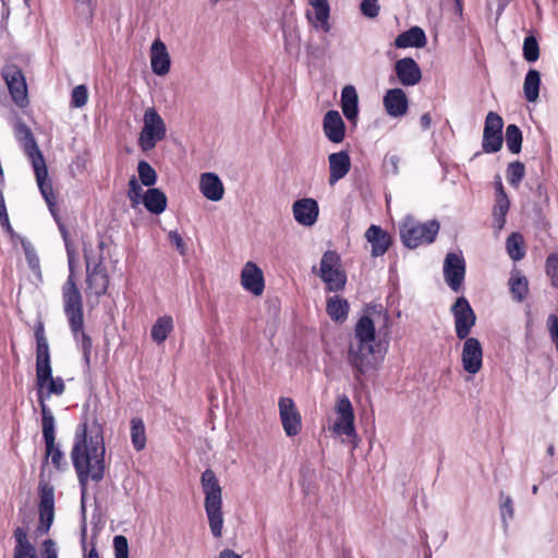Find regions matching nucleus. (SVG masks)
<instances>
[{
  "label": "nucleus",
  "mask_w": 558,
  "mask_h": 558,
  "mask_svg": "<svg viewBox=\"0 0 558 558\" xmlns=\"http://www.w3.org/2000/svg\"><path fill=\"white\" fill-rule=\"evenodd\" d=\"M71 460L82 493V510L85 511V495L88 481L99 483L106 474V446L102 426L96 421L90 430L86 421L80 423L74 433Z\"/></svg>",
  "instance_id": "obj_1"
},
{
  "label": "nucleus",
  "mask_w": 558,
  "mask_h": 558,
  "mask_svg": "<svg viewBox=\"0 0 558 558\" xmlns=\"http://www.w3.org/2000/svg\"><path fill=\"white\" fill-rule=\"evenodd\" d=\"M63 311L74 340L80 344L84 367L90 369L92 338L84 331L83 298L76 282L70 279L62 287Z\"/></svg>",
  "instance_id": "obj_2"
},
{
  "label": "nucleus",
  "mask_w": 558,
  "mask_h": 558,
  "mask_svg": "<svg viewBox=\"0 0 558 558\" xmlns=\"http://www.w3.org/2000/svg\"><path fill=\"white\" fill-rule=\"evenodd\" d=\"M202 489L205 495L204 507L208 518L210 532L218 538L222 534V489L211 469H206L201 476Z\"/></svg>",
  "instance_id": "obj_3"
},
{
  "label": "nucleus",
  "mask_w": 558,
  "mask_h": 558,
  "mask_svg": "<svg viewBox=\"0 0 558 558\" xmlns=\"http://www.w3.org/2000/svg\"><path fill=\"white\" fill-rule=\"evenodd\" d=\"M36 395L40 407L41 421L54 420V416L46 403L52 396H61L65 391L62 377H53L52 366L36 372Z\"/></svg>",
  "instance_id": "obj_4"
},
{
  "label": "nucleus",
  "mask_w": 558,
  "mask_h": 558,
  "mask_svg": "<svg viewBox=\"0 0 558 558\" xmlns=\"http://www.w3.org/2000/svg\"><path fill=\"white\" fill-rule=\"evenodd\" d=\"M440 225L437 220H429L424 223L412 218H407L400 225V239L408 248H416L423 244H430L436 240Z\"/></svg>",
  "instance_id": "obj_5"
},
{
  "label": "nucleus",
  "mask_w": 558,
  "mask_h": 558,
  "mask_svg": "<svg viewBox=\"0 0 558 558\" xmlns=\"http://www.w3.org/2000/svg\"><path fill=\"white\" fill-rule=\"evenodd\" d=\"M143 128L138 137V146L143 151L154 149L167 134L166 123L154 107L147 108L143 117Z\"/></svg>",
  "instance_id": "obj_6"
},
{
  "label": "nucleus",
  "mask_w": 558,
  "mask_h": 558,
  "mask_svg": "<svg viewBox=\"0 0 558 558\" xmlns=\"http://www.w3.org/2000/svg\"><path fill=\"white\" fill-rule=\"evenodd\" d=\"M319 277L326 283L328 292H338L344 289L347 274L341 269L340 256L336 251H326L320 259Z\"/></svg>",
  "instance_id": "obj_7"
},
{
  "label": "nucleus",
  "mask_w": 558,
  "mask_h": 558,
  "mask_svg": "<svg viewBox=\"0 0 558 558\" xmlns=\"http://www.w3.org/2000/svg\"><path fill=\"white\" fill-rule=\"evenodd\" d=\"M374 355L375 345L372 343H349L347 360L356 381L361 383L363 376L373 367Z\"/></svg>",
  "instance_id": "obj_8"
},
{
  "label": "nucleus",
  "mask_w": 558,
  "mask_h": 558,
  "mask_svg": "<svg viewBox=\"0 0 558 558\" xmlns=\"http://www.w3.org/2000/svg\"><path fill=\"white\" fill-rule=\"evenodd\" d=\"M39 492V523L37 533L47 534L54 520V487L40 474Z\"/></svg>",
  "instance_id": "obj_9"
},
{
  "label": "nucleus",
  "mask_w": 558,
  "mask_h": 558,
  "mask_svg": "<svg viewBox=\"0 0 558 558\" xmlns=\"http://www.w3.org/2000/svg\"><path fill=\"white\" fill-rule=\"evenodd\" d=\"M43 439L45 442V458L43 468L48 463L50 458L52 465L60 472L68 468V462L64 460V453L60 446L56 442V420L41 421ZM44 475V470L41 471Z\"/></svg>",
  "instance_id": "obj_10"
},
{
  "label": "nucleus",
  "mask_w": 558,
  "mask_h": 558,
  "mask_svg": "<svg viewBox=\"0 0 558 558\" xmlns=\"http://www.w3.org/2000/svg\"><path fill=\"white\" fill-rule=\"evenodd\" d=\"M2 77L8 86L13 102L20 108L27 107L29 100L23 71L15 64H9L2 70Z\"/></svg>",
  "instance_id": "obj_11"
},
{
  "label": "nucleus",
  "mask_w": 558,
  "mask_h": 558,
  "mask_svg": "<svg viewBox=\"0 0 558 558\" xmlns=\"http://www.w3.org/2000/svg\"><path fill=\"white\" fill-rule=\"evenodd\" d=\"M451 314L454 319L456 336L459 340L469 337L472 328L476 324V314L465 296L457 298L452 304Z\"/></svg>",
  "instance_id": "obj_12"
},
{
  "label": "nucleus",
  "mask_w": 558,
  "mask_h": 558,
  "mask_svg": "<svg viewBox=\"0 0 558 558\" xmlns=\"http://www.w3.org/2000/svg\"><path fill=\"white\" fill-rule=\"evenodd\" d=\"M502 128V118L498 113L489 111L483 131L482 148L484 153L495 154L501 149L504 143Z\"/></svg>",
  "instance_id": "obj_13"
},
{
  "label": "nucleus",
  "mask_w": 558,
  "mask_h": 558,
  "mask_svg": "<svg viewBox=\"0 0 558 558\" xmlns=\"http://www.w3.org/2000/svg\"><path fill=\"white\" fill-rule=\"evenodd\" d=\"M86 259V284L87 293L94 294L96 298H100L107 293L109 287V275L107 267L104 264V256L100 254L97 263L90 267L89 258Z\"/></svg>",
  "instance_id": "obj_14"
},
{
  "label": "nucleus",
  "mask_w": 558,
  "mask_h": 558,
  "mask_svg": "<svg viewBox=\"0 0 558 558\" xmlns=\"http://www.w3.org/2000/svg\"><path fill=\"white\" fill-rule=\"evenodd\" d=\"M466 265L461 254L450 252L444 260V279L453 292H460L465 278Z\"/></svg>",
  "instance_id": "obj_15"
},
{
  "label": "nucleus",
  "mask_w": 558,
  "mask_h": 558,
  "mask_svg": "<svg viewBox=\"0 0 558 558\" xmlns=\"http://www.w3.org/2000/svg\"><path fill=\"white\" fill-rule=\"evenodd\" d=\"M461 362L463 369L469 374H476L483 366V347L477 338L466 337L463 339Z\"/></svg>",
  "instance_id": "obj_16"
},
{
  "label": "nucleus",
  "mask_w": 558,
  "mask_h": 558,
  "mask_svg": "<svg viewBox=\"0 0 558 558\" xmlns=\"http://www.w3.org/2000/svg\"><path fill=\"white\" fill-rule=\"evenodd\" d=\"M278 405L284 433L289 437L298 435L301 432L302 422L294 401L291 398L281 397Z\"/></svg>",
  "instance_id": "obj_17"
},
{
  "label": "nucleus",
  "mask_w": 558,
  "mask_h": 558,
  "mask_svg": "<svg viewBox=\"0 0 558 558\" xmlns=\"http://www.w3.org/2000/svg\"><path fill=\"white\" fill-rule=\"evenodd\" d=\"M393 72L402 86H414L422 80V70L411 57L397 60L393 64Z\"/></svg>",
  "instance_id": "obj_18"
},
{
  "label": "nucleus",
  "mask_w": 558,
  "mask_h": 558,
  "mask_svg": "<svg viewBox=\"0 0 558 558\" xmlns=\"http://www.w3.org/2000/svg\"><path fill=\"white\" fill-rule=\"evenodd\" d=\"M336 410L340 418L333 424V430L349 437L354 435V411L350 399L345 395L337 399Z\"/></svg>",
  "instance_id": "obj_19"
},
{
  "label": "nucleus",
  "mask_w": 558,
  "mask_h": 558,
  "mask_svg": "<svg viewBox=\"0 0 558 558\" xmlns=\"http://www.w3.org/2000/svg\"><path fill=\"white\" fill-rule=\"evenodd\" d=\"M387 114L391 118L403 117L409 109V98L402 88L388 89L383 98Z\"/></svg>",
  "instance_id": "obj_20"
},
{
  "label": "nucleus",
  "mask_w": 558,
  "mask_h": 558,
  "mask_svg": "<svg viewBox=\"0 0 558 558\" xmlns=\"http://www.w3.org/2000/svg\"><path fill=\"white\" fill-rule=\"evenodd\" d=\"M241 283L246 291L260 295L265 288L262 269L255 263L247 262L241 271Z\"/></svg>",
  "instance_id": "obj_21"
},
{
  "label": "nucleus",
  "mask_w": 558,
  "mask_h": 558,
  "mask_svg": "<svg viewBox=\"0 0 558 558\" xmlns=\"http://www.w3.org/2000/svg\"><path fill=\"white\" fill-rule=\"evenodd\" d=\"M325 136L333 144H339L345 136V123L337 110H328L323 120Z\"/></svg>",
  "instance_id": "obj_22"
},
{
  "label": "nucleus",
  "mask_w": 558,
  "mask_h": 558,
  "mask_svg": "<svg viewBox=\"0 0 558 558\" xmlns=\"http://www.w3.org/2000/svg\"><path fill=\"white\" fill-rule=\"evenodd\" d=\"M365 239L372 245L371 254L373 257L385 255L392 244L391 235L377 225H372L366 230Z\"/></svg>",
  "instance_id": "obj_23"
},
{
  "label": "nucleus",
  "mask_w": 558,
  "mask_h": 558,
  "mask_svg": "<svg viewBox=\"0 0 558 558\" xmlns=\"http://www.w3.org/2000/svg\"><path fill=\"white\" fill-rule=\"evenodd\" d=\"M330 185L343 179L351 169V158L348 150H340L328 156Z\"/></svg>",
  "instance_id": "obj_24"
},
{
  "label": "nucleus",
  "mask_w": 558,
  "mask_h": 558,
  "mask_svg": "<svg viewBox=\"0 0 558 558\" xmlns=\"http://www.w3.org/2000/svg\"><path fill=\"white\" fill-rule=\"evenodd\" d=\"M318 214V204L314 198L298 199L293 204L294 219L302 226H313L317 221Z\"/></svg>",
  "instance_id": "obj_25"
},
{
  "label": "nucleus",
  "mask_w": 558,
  "mask_h": 558,
  "mask_svg": "<svg viewBox=\"0 0 558 558\" xmlns=\"http://www.w3.org/2000/svg\"><path fill=\"white\" fill-rule=\"evenodd\" d=\"M171 60L166 45L155 39L150 47V68L154 74L163 76L169 73Z\"/></svg>",
  "instance_id": "obj_26"
},
{
  "label": "nucleus",
  "mask_w": 558,
  "mask_h": 558,
  "mask_svg": "<svg viewBox=\"0 0 558 558\" xmlns=\"http://www.w3.org/2000/svg\"><path fill=\"white\" fill-rule=\"evenodd\" d=\"M34 336L36 339V372L50 367L51 359L49 343L45 335L44 323L39 319L35 326Z\"/></svg>",
  "instance_id": "obj_27"
},
{
  "label": "nucleus",
  "mask_w": 558,
  "mask_h": 558,
  "mask_svg": "<svg viewBox=\"0 0 558 558\" xmlns=\"http://www.w3.org/2000/svg\"><path fill=\"white\" fill-rule=\"evenodd\" d=\"M199 190L204 197L211 202H219L225 194L221 179L214 172H205L201 175Z\"/></svg>",
  "instance_id": "obj_28"
},
{
  "label": "nucleus",
  "mask_w": 558,
  "mask_h": 558,
  "mask_svg": "<svg viewBox=\"0 0 558 558\" xmlns=\"http://www.w3.org/2000/svg\"><path fill=\"white\" fill-rule=\"evenodd\" d=\"M16 132L19 140L23 144L24 153L27 155L32 163L45 159L41 150L38 147L35 136L28 125H26L23 122H20L16 125Z\"/></svg>",
  "instance_id": "obj_29"
},
{
  "label": "nucleus",
  "mask_w": 558,
  "mask_h": 558,
  "mask_svg": "<svg viewBox=\"0 0 558 558\" xmlns=\"http://www.w3.org/2000/svg\"><path fill=\"white\" fill-rule=\"evenodd\" d=\"M427 44L426 34L420 26H412L399 34L395 39V46L399 49L423 48Z\"/></svg>",
  "instance_id": "obj_30"
},
{
  "label": "nucleus",
  "mask_w": 558,
  "mask_h": 558,
  "mask_svg": "<svg viewBox=\"0 0 558 558\" xmlns=\"http://www.w3.org/2000/svg\"><path fill=\"white\" fill-rule=\"evenodd\" d=\"M341 109L345 119L355 122L359 116V96L353 85H345L341 90Z\"/></svg>",
  "instance_id": "obj_31"
},
{
  "label": "nucleus",
  "mask_w": 558,
  "mask_h": 558,
  "mask_svg": "<svg viewBox=\"0 0 558 558\" xmlns=\"http://www.w3.org/2000/svg\"><path fill=\"white\" fill-rule=\"evenodd\" d=\"M37 185L45 202L53 201L56 198L51 180L48 177V169L45 159L32 163Z\"/></svg>",
  "instance_id": "obj_32"
},
{
  "label": "nucleus",
  "mask_w": 558,
  "mask_h": 558,
  "mask_svg": "<svg viewBox=\"0 0 558 558\" xmlns=\"http://www.w3.org/2000/svg\"><path fill=\"white\" fill-rule=\"evenodd\" d=\"M376 340V327L368 315H363L354 327V343H372Z\"/></svg>",
  "instance_id": "obj_33"
},
{
  "label": "nucleus",
  "mask_w": 558,
  "mask_h": 558,
  "mask_svg": "<svg viewBox=\"0 0 558 558\" xmlns=\"http://www.w3.org/2000/svg\"><path fill=\"white\" fill-rule=\"evenodd\" d=\"M143 204L150 214L160 215L167 208L168 198L161 190L150 187L144 194Z\"/></svg>",
  "instance_id": "obj_34"
},
{
  "label": "nucleus",
  "mask_w": 558,
  "mask_h": 558,
  "mask_svg": "<svg viewBox=\"0 0 558 558\" xmlns=\"http://www.w3.org/2000/svg\"><path fill=\"white\" fill-rule=\"evenodd\" d=\"M15 547L13 558H37L36 548L27 539V531L24 527L14 530Z\"/></svg>",
  "instance_id": "obj_35"
},
{
  "label": "nucleus",
  "mask_w": 558,
  "mask_h": 558,
  "mask_svg": "<svg viewBox=\"0 0 558 558\" xmlns=\"http://www.w3.org/2000/svg\"><path fill=\"white\" fill-rule=\"evenodd\" d=\"M350 311L348 300L333 295L327 299L326 312L331 320L336 323H343L347 320Z\"/></svg>",
  "instance_id": "obj_36"
},
{
  "label": "nucleus",
  "mask_w": 558,
  "mask_h": 558,
  "mask_svg": "<svg viewBox=\"0 0 558 558\" xmlns=\"http://www.w3.org/2000/svg\"><path fill=\"white\" fill-rule=\"evenodd\" d=\"M541 73L536 69H530L524 77L523 92L529 102H535L539 97Z\"/></svg>",
  "instance_id": "obj_37"
},
{
  "label": "nucleus",
  "mask_w": 558,
  "mask_h": 558,
  "mask_svg": "<svg viewBox=\"0 0 558 558\" xmlns=\"http://www.w3.org/2000/svg\"><path fill=\"white\" fill-rule=\"evenodd\" d=\"M56 223H57L60 234L64 241V246H65L66 256H68V265H69L70 274H69L65 282H69L70 279H72L73 282H76L75 281V248H74V244L71 241L69 231H68L65 225L62 222V220H60L59 222H56Z\"/></svg>",
  "instance_id": "obj_38"
},
{
  "label": "nucleus",
  "mask_w": 558,
  "mask_h": 558,
  "mask_svg": "<svg viewBox=\"0 0 558 558\" xmlns=\"http://www.w3.org/2000/svg\"><path fill=\"white\" fill-rule=\"evenodd\" d=\"M172 329V317L165 315L162 317H159L150 329V337L156 343L160 344L166 341Z\"/></svg>",
  "instance_id": "obj_39"
},
{
  "label": "nucleus",
  "mask_w": 558,
  "mask_h": 558,
  "mask_svg": "<svg viewBox=\"0 0 558 558\" xmlns=\"http://www.w3.org/2000/svg\"><path fill=\"white\" fill-rule=\"evenodd\" d=\"M16 238L20 239L29 269L36 277L41 278L40 262L35 246L24 236L17 235Z\"/></svg>",
  "instance_id": "obj_40"
},
{
  "label": "nucleus",
  "mask_w": 558,
  "mask_h": 558,
  "mask_svg": "<svg viewBox=\"0 0 558 558\" xmlns=\"http://www.w3.org/2000/svg\"><path fill=\"white\" fill-rule=\"evenodd\" d=\"M510 208V201L508 196L495 197V205L493 208V227L500 231L506 225V216Z\"/></svg>",
  "instance_id": "obj_41"
},
{
  "label": "nucleus",
  "mask_w": 558,
  "mask_h": 558,
  "mask_svg": "<svg viewBox=\"0 0 558 558\" xmlns=\"http://www.w3.org/2000/svg\"><path fill=\"white\" fill-rule=\"evenodd\" d=\"M131 441L136 451H142L146 446L145 424L141 417L131 420Z\"/></svg>",
  "instance_id": "obj_42"
},
{
  "label": "nucleus",
  "mask_w": 558,
  "mask_h": 558,
  "mask_svg": "<svg viewBox=\"0 0 558 558\" xmlns=\"http://www.w3.org/2000/svg\"><path fill=\"white\" fill-rule=\"evenodd\" d=\"M509 286L513 300L522 302L526 299L529 294V281L526 277L517 272L510 277Z\"/></svg>",
  "instance_id": "obj_43"
},
{
  "label": "nucleus",
  "mask_w": 558,
  "mask_h": 558,
  "mask_svg": "<svg viewBox=\"0 0 558 558\" xmlns=\"http://www.w3.org/2000/svg\"><path fill=\"white\" fill-rule=\"evenodd\" d=\"M308 3L315 9V16L319 22L322 29L328 33L331 28L328 19L330 14V7L328 0H308Z\"/></svg>",
  "instance_id": "obj_44"
},
{
  "label": "nucleus",
  "mask_w": 558,
  "mask_h": 558,
  "mask_svg": "<svg viewBox=\"0 0 558 558\" xmlns=\"http://www.w3.org/2000/svg\"><path fill=\"white\" fill-rule=\"evenodd\" d=\"M506 144L511 154H519L522 149L523 135L517 124H509L506 128Z\"/></svg>",
  "instance_id": "obj_45"
},
{
  "label": "nucleus",
  "mask_w": 558,
  "mask_h": 558,
  "mask_svg": "<svg viewBox=\"0 0 558 558\" xmlns=\"http://www.w3.org/2000/svg\"><path fill=\"white\" fill-rule=\"evenodd\" d=\"M506 250L514 262L521 260L524 255L523 236L520 233H511L506 241Z\"/></svg>",
  "instance_id": "obj_46"
},
{
  "label": "nucleus",
  "mask_w": 558,
  "mask_h": 558,
  "mask_svg": "<svg viewBox=\"0 0 558 558\" xmlns=\"http://www.w3.org/2000/svg\"><path fill=\"white\" fill-rule=\"evenodd\" d=\"M140 181L143 185L150 189L157 182V172L146 160H140L137 163Z\"/></svg>",
  "instance_id": "obj_47"
},
{
  "label": "nucleus",
  "mask_w": 558,
  "mask_h": 558,
  "mask_svg": "<svg viewBox=\"0 0 558 558\" xmlns=\"http://www.w3.org/2000/svg\"><path fill=\"white\" fill-rule=\"evenodd\" d=\"M525 175V166L523 162L517 160L512 161L507 167L508 183L517 189Z\"/></svg>",
  "instance_id": "obj_48"
},
{
  "label": "nucleus",
  "mask_w": 558,
  "mask_h": 558,
  "mask_svg": "<svg viewBox=\"0 0 558 558\" xmlns=\"http://www.w3.org/2000/svg\"><path fill=\"white\" fill-rule=\"evenodd\" d=\"M523 58L527 62H535L539 58V46L534 35H529L523 40Z\"/></svg>",
  "instance_id": "obj_49"
},
{
  "label": "nucleus",
  "mask_w": 558,
  "mask_h": 558,
  "mask_svg": "<svg viewBox=\"0 0 558 558\" xmlns=\"http://www.w3.org/2000/svg\"><path fill=\"white\" fill-rule=\"evenodd\" d=\"M527 186L538 203L542 204L547 203L549 201L547 187L544 181L541 180L538 175H536L535 179L531 178L527 182Z\"/></svg>",
  "instance_id": "obj_50"
},
{
  "label": "nucleus",
  "mask_w": 558,
  "mask_h": 558,
  "mask_svg": "<svg viewBox=\"0 0 558 558\" xmlns=\"http://www.w3.org/2000/svg\"><path fill=\"white\" fill-rule=\"evenodd\" d=\"M88 100V89L86 85L81 84L75 86L72 89L71 94V107L73 108H82L86 105Z\"/></svg>",
  "instance_id": "obj_51"
},
{
  "label": "nucleus",
  "mask_w": 558,
  "mask_h": 558,
  "mask_svg": "<svg viewBox=\"0 0 558 558\" xmlns=\"http://www.w3.org/2000/svg\"><path fill=\"white\" fill-rule=\"evenodd\" d=\"M144 192L138 183L137 179L133 175L129 181V191L128 196L132 203V206L138 205L141 202H143Z\"/></svg>",
  "instance_id": "obj_52"
},
{
  "label": "nucleus",
  "mask_w": 558,
  "mask_h": 558,
  "mask_svg": "<svg viewBox=\"0 0 558 558\" xmlns=\"http://www.w3.org/2000/svg\"><path fill=\"white\" fill-rule=\"evenodd\" d=\"M546 274L550 278L551 286L558 288V255L550 254L546 258Z\"/></svg>",
  "instance_id": "obj_53"
},
{
  "label": "nucleus",
  "mask_w": 558,
  "mask_h": 558,
  "mask_svg": "<svg viewBox=\"0 0 558 558\" xmlns=\"http://www.w3.org/2000/svg\"><path fill=\"white\" fill-rule=\"evenodd\" d=\"M114 558H129V542L124 535L113 537Z\"/></svg>",
  "instance_id": "obj_54"
},
{
  "label": "nucleus",
  "mask_w": 558,
  "mask_h": 558,
  "mask_svg": "<svg viewBox=\"0 0 558 558\" xmlns=\"http://www.w3.org/2000/svg\"><path fill=\"white\" fill-rule=\"evenodd\" d=\"M378 0H362L360 3L361 13L368 19H374L379 13Z\"/></svg>",
  "instance_id": "obj_55"
},
{
  "label": "nucleus",
  "mask_w": 558,
  "mask_h": 558,
  "mask_svg": "<svg viewBox=\"0 0 558 558\" xmlns=\"http://www.w3.org/2000/svg\"><path fill=\"white\" fill-rule=\"evenodd\" d=\"M500 499H501L500 510H501L502 520L506 521L507 518L512 519L513 514H514L512 498L510 496H505L504 492H501Z\"/></svg>",
  "instance_id": "obj_56"
},
{
  "label": "nucleus",
  "mask_w": 558,
  "mask_h": 558,
  "mask_svg": "<svg viewBox=\"0 0 558 558\" xmlns=\"http://www.w3.org/2000/svg\"><path fill=\"white\" fill-rule=\"evenodd\" d=\"M400 158L396 154H387L384 159L386 172L397 175L399 173Z\"/></svg>",
  "instance_id": "obj_57"
},
{
  "label": "nucleus",
  "mask_w": 558,
  "mask_h": 558,
  "mask_svg": "<svg viewBox=\"0 0 558 558\" xmlns=\"http://www.w3.org/2000/svg\"><path fill=\"white\" fill-rule=\"evenodd\" d=\"M168 240L172 245L175 246L177 251L181 255L186 254V244L183 241L181 234L177 230H172L168 233Z\"/></svg>",
  "instance_id": "obj_58"
},
{
  "label": "nucleus",
  "mask_w": 558,
  "mask_h": 558,
  "mask_svg": "<svg viewBox=\"0 0 558 558\" xmlns=\"http://www.w3.org/2000/svg\"><path fill=\"white\" fill-rule=\"evenodd\" d=\"M41 546L44 551V558H58L57 544L53 539H45Z\"/></svg>",
  "instance_id": "obj_59"
},
{
  "label": "nucleus",
  "mask_w": 558,
  "mask_h": 558,
  "mask_svg": "<svg viewBox=\"0 0 558 558\" xmlns=\"http://www.w3.org/2000/svg\"><path fill=\"white\" fill-rule=\"evenodd\" d=\"M46 204H47L48 209H49L51 216L53 217L54 221L59 222L61 220V218L59 216V211L57 208L56 198L53 201L46 202Z\"/></svg>",
  "instance_id": "obj_60"
},
{
  "label": "nucleus",
  "mask_w": 558,
  "mask_h": 558,
  "mask_svg": "<svg viewBox=\"0 0 558 558\" xmlns=\"http://www.w3.org/2000/svg\"><path fill=\"white\" fill-rule=\"evenodd\" d=\"M420 124L423 131H427L432 125V117L429 112H425L421 116Z\"/></svg>",
  "instance_id": "obj_61"
},
{
  "label": "nucleus",
  "mask_w": 558,
  "mask_h": 558,
  "mask_svg": "<svg viewBox=\"0 0 558 558\" xmlns=\"http://www.w3.org/2000/svg\"><path fill=\"white\" fill-rule=\"evenodd\" d=\"M76 2L83 7V12H86L89 16H93V0H76Z\"/></svg>",
  "instance_id": "obj_62"
},
{
  "label": "nucleus",
  "mask_w": 558,
  "mask_h": 558,
  "mask_svg": "<svg viewBox=\"0 0 558 558\" xmlns=\"http://www.w3.org/2000/svg\"><path fill=\"white\" fill-rule=\"evenodd\" d=\"M218 558H242V556L232 549L226 548L219 553Z\"/></svg>",
  "instance_id": "obj_63"
},
{
  "label": "nucleus",
  "mask_w": 558,
  "mask_h": 558,
  "mask_svg": "<svg viewBox=\"0 0 558 558\" xmlns=\"http://www.w3.org/2000/svg\"><path fill=\"white\" fill-rule=\"evenodd\" d=\"M496 179H497V180H496V182H495V184H496V195H495V196H496V197H500V196H508V195H507V193H506V191H505V187H504V185H502V182H501L500 177L498 175Z\"/></svg>",
  "instance_id": "obj_64"
}]
</instances>
